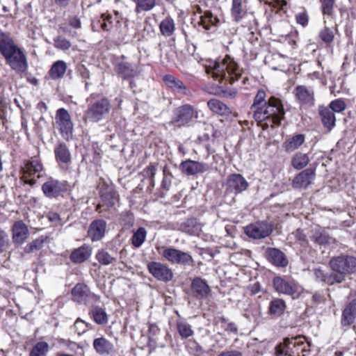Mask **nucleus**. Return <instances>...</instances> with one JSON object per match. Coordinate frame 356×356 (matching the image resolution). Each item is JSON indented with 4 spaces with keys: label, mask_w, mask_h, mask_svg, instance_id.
I'll use <instances>...</instances> for the list:
<instances>
[{
    "label": "nucleus",
    "mask_w": 356,
    "mask_h": 356,
    "mask_svg": "<svg viewBox=\"0 0 356 356\" xmlns=\"http://www.w3.org/2000/svg\"><path fill=\"white\" fill-rule=\"evenodd\" d=\"M0 54L6 63L17 74L28 70V61L24 51L15 42L10 33L0 30Z\"/></svg>",
    "instance_id": "nucleus-1"
},
{
    "label": "nucleus",
    "mask_w": 356,
    "mask_h": 356,
    "mask_svg": "<svg viewBox=\"0 0 356 356\" xmlns=\"http://www.w3.org/2000/svg\"><path fill=\"white\" fill-rule=\"evenodd\" d=\"M205 70L214 79L218 81L224 80L231 84L238 80L243 72L242 68L229 56L211 62L209 65H206Z\"/></svg>",
    "instance_id": "nucleus-2"
},
{
    "label": "nucleus",
    "mask_w": 356,
    "mask_h": 356,
    "mask_svg": "<svg viewBox=\"0 0 356 356\" xmlns=\"http://www.w3.org/2000/svg\"><path fill=\"white\" fill-rule=\"evenodd\" d=\"M329 265L333 271L327 279L329 285L341 283L345 275L356 271V257L350 255L341 254L332 258Z\"/></svg>",
    "instance_id": "nucleus-3"
},
{
    "label": "nucleus",
    "mask_w": 356,
    "mask_h": 356,
    "mask_svg": "<svg viewBox=\"0 0 356 356\" xmlns=\"http://www.w3.org/2000/svg\"><path fill=\"white\" fill-rule=\"evenodd\" d=\"M96 94H91L87 99V109L84 112L86 121L97 123L105 119L111 110V104L107 98L102 97L96 99Z\"/></svg>",
    "instance_id": "nucleus-4"
},
{
    "label": "nucleus",
    "mask_w": 356,
    "mask_h": 356,
    "mask_svg": "<svg viewBox=\"0 0 356 356\" xmlns=\"http://www.w3.org/2000/svg\"><path fill=\"white\" fill-rule=\"evenodd\" d=\"M197 118V111L191 104H186L174 110L171 123L179 127L188 126L194 119Z\"/></svg>",
    "instance_id": "nucleus-5"
},
{
    "label": "nucleus",
    "mask_w": 356,
    "mask_h": 356,
    "mask_svg": "<svg viewBox=\"0 0 356 356\" xmlns=\"http://www.w3.org/2000/svg\"><path fill=\"white\" fill-rule=\"evenodd\" d=\"M55 123L62 137L68 140L72 136L73 123L68 111L63 108L56 112Z\"/></svg>",
    "instance_id": "nucleus-6"
},
{
    "label": "nucleus",
    "mask_w": 356,
    "mask_h": 356,
    "mask_svg": "<svg viewBox=\"0 0 356 356\" xmlns=\"http://www.w3.org/2000/svg\"><path fill=\"white\" fill-rule=\"evenodd\" d=\"M163 257L174 264L193 266L194 261L191 255L179 250L169 248L165 249L162 252Z\"/></svg>",
    "instance_id": "nucleus-7"
},
{
    "label": "nucleus",
    "mask_w": 356,
    "mask_h": 356,
    "mask_svg": "<svg viewBox=\"0 0 356 356\" xmlns=\"http://www.w3.org/2000/svg\"><path fill=\"white\" fill-rule=\"evenodd\" d=\"M273 225L266 221H258L248 225L245 233L254 239H261L270 236L273 232Z\"/></svg>",
    "instance_id": "nucleus-8"
},
{
    "label": "nucleus",
    "mask_w": 356,
    "mask_h": 356,
    "mask_svg": "<svg viewBox=\"0 0 356 356\" xmlns=\"http://www.w3.org/2000/svg\"><path fill=\"white\" fill-rule=\"evenodd\" d=\"M65 181H60L51 177L49 178L42 186V191L48 198H56L63 196L67 192Z\"/></svg>",
    "instance_id": "nucleus-9"
},
{
    "label": "nucleus",
    "mask_w": 356,
    "mask_h": 356,
    "mask_svg": "<svg viewBox=\"0 0 356 356\" xmlns=\"http://www.w3.org/2000/svg\"><path fill=\"white\" fill-rule=\"evenodd\" d=\"M43 169V165L37 156L31 157L30 159L25 161L22 169L25 183L31 186L34 185L35 180L33 179H28L27 177L42 172Z\"/></svg>",
    "instance_id": "nucleus-10"
},
{
    "label": "nucleus",
    "mask_w": 356,
    "mask_h": 356,
    "mask_svg": "<svg viewBox=\"0 0 356 356\" xmlns=\"http://www.w3.org/2000/svg\"><path fill=\"white\" fill-rule=\"evenodd\" d=\"M268 120H270L273 124H280L285 115L281 100L275 97H270L268 100Z\"/></svg>",
    "instance_id": "nucleus-11"
},
{
    "label": "nucleus",
    "mask_w": 356,
    "mask_h": 356,
    "mask_svg": "<svg viewBox=\"0 0 356 356\" xmlns=\"http://www.w3.org/2000/svg\"><path fill=\"white\" fill-rule=\"evenodd\" d=\"M179 168L183 173L190 176L204 173L208 170L209 166L204 163L188 159L180 163Z\"/></svg>",
    "instance_id": "nucleus-12"
},
{
    "label": "nucleus",
    "mask_w": 356,
    "mask_h": 356,
    "mask_svg": "<svg viewBox=\"0 0 356 356\" xmlns=\"http://www.w3.org/2000/svg\"><path fill=\"white\" fill-rule=\"evenodd\" d=\"M165 85L175 93L179 95H188L190 90L180 79L172 74H165L162 77Z\"/></svg>",
    "instance_id": "nucleus-13"
},
{
    "label": "nucleus",
    "mask_w": 356,
    "mask_h": 356,
    "mask_svg": "<svg viewBox=\"0 0 356 356\" xmlns=\"http://www.w3.org/2000/svg\"><path fill=\"white\" fill-rule=\"evenodd\" d=\"M315 178V170L307 168L300 172L293 180L292 186L295 188H306Z\"/></svg>",
    "instance_id": "nucleus-14"
},
{
    "label": "nucleus",
    "mask_w": 356,
    "mask_h": 356,
    "mask_svg": "<svg viewBox=\"0 0 356 356\" xmlns=\"http://www.w3.org/2000/svg\"><path fill=\"white\" fill-rule=\"evenodd\" d=\"M227 189L236 193L245 191L248 187V183L240 174H232L229 176L227 181Z\"/></svg>",
    "instance_id": "nucleus-15"
},
{
    "label": "nucleus",
    "mask_w": 356,
    "mask_h": 356,
    "mask_svg": "<svg viewBox=\"0 0 356 356\" xmlns=\"http://www.w3.org/2000/svg\"><path fill=\"white\" fill-rule=\"evenodd\" d=\"M106 222L102 219L93 220L88 230V236L92 241L101 240L105 234Z\"/></svg>",
    "instance_id": "nucleus-16"
},
{
    "label": "nucleus",
    "mask_w": 356,
    "mask_h": 356,
    "mask_svg": "<svg viewBox=\"0 0 356 356\" xmlns=\"http://www.w3.org/2000/svg\"><path fill=\"white\" fill-rule=\"evenodd\" d=\"M92 252V248L89 245L83 244L72 251L70 259L75 264H82L90 257Z\"/></svg>",
    "instance_id": "nucleus-17"
},
{
    "label": "nucleus",
    "mask_w": 356,
    "mask_h": 356,
    "mask_svg": "<svg viewBox=\"0 0 356 356\" xmlns=\"http://www.w3.org/2000/svg\"><path fill=\"white\" fill-rule=\"evenodd\" d=\"M353 299L348 302L342 313L341 324L350 325L356 318V293L353 295Z\"/></svg>",
    "instance_id": "nucleus-18"
},
{
    "label": "nucleus",
    "mask_w": 356,
    "mask_h": 356,
    "mask_svg": "<svg viewBox=\"0 0 356 356\" xmlns=\"http://www.w3.org/2000/svg\"><path fill=\"white\" fill-rule=\"evenodd\" d=\"M12 231L14 243L22 244L28 238V227L22 220L17 221L14 223Z\"/></svg>",
    "instance_id": "nucleus-19"
},
{
    "label": "nucleus",
    "mask_w": 356,
    "mask_h": 356,
    "mask_svg": "<svg viewBox=\"0 0 356 356\" xmlns=\"http://www.w3.org/2000/svg\"><path fill=\"white\" fill-rule=\"evenodd\" d=\"M266 254L268 260L276 266L284 267L288 264V260L285 254L279 249L269 248L267 249Z\"/></svg>",
    "instance_id": "nucleus-20"
},
{
    "label": "nucleus",
    "mask_w": 356,
    "mask_h": 356,
    "mask_svg": "<svg viewBox=\"0 0 356 356\" xmlns=\"http://www.w3.org/2000/svg\"><path fill=\"white\" fill-rule=\"evenodd\" d=\"M318 113L323 126L329 131L335 127L336 118L334 113L328 107L320 106Z\"/></svg>",
    "instance_id": "nucleus-21"
},
{
    "label": "nucleus",
    "mask_w": 356,
    "mask_h": 356,
    "mask_svg": "<svg viewBox=\"0 0 356 356\" xmlns=\"http://www.w3.org/2000/svg\"><path fill=\"white\" fill-rule=\"evenodd\" d=\"M95 351L100 355H108L113 350V344L107 339L102 337L95 339L92 343Z\"/></svg>",
    "instance_id": "nucleus-22"
},
{
    "label": "nucleus",
    "mask_w": 356,
    "mask_h": 356,
    "mask_svg": "<svg viewBox=\"0 0 356 356\" xmlns=\"http://www.w3.org/2000/svg\"><path fill=\"white\" fill-rule=\"evenodd\" d=\"M72 294L74 301L85 305L92 304L99 300L90 291H72Z\"/></svg>",
    "instance_id": "nucleus-23"
},
{
    "label": "nucleus",
    "mask_w": 356,
    "mask_h": 356,
    "mask_svg": "<svg viewBox=\"0 0 356 356\" xmlns=\"http://www.w3.org/2000/svg\"><path fill=\"white\" fill-rule=\"evenodd\" d=\"M247 13L246 2L243 0H232L231 15L233 20L239 22Z\"/></svg>",
    "instance_id": "nucleus-24"
},
{
    "label": "nucleus",
    "mask_w": 356,
    "mask_h": 356,
    "mask_svg": "<svg viewBox=\"0 0 356 356\" xmlns=\"http://www.w3.org/2000/svg\"><path fill=\"white\" fill-rule=\"evenodd\" d=\"M295 95L301 104H312L314 102V91L304 86H298L294 90Z\"/></svg>",
    "instance_id": "nucleus-25"
},
{
    "label": "nucleus",
    "mask_w": 356,
    "mask_h": 356,
    "mask_svg": "<svg viewBox=\"0 0 356 356\" xmlns=\"http://www.w3.org/2000/svg\"><path fill=\"white\" fill-rule=\"evenodd\" d=\"M304 134H298L287 138L283 143V147L286 152H292L298 149L305 142Z\"/></svg>",
    "instance_id": "nucleus-26"
},
{
    "label": "nucleus",
    "mask_w": 356,
    "mask_h": 356,
    "mask_svg": "<svg viewBox=\"0 0 356 356\" xmlns=\"http://www.w3.org/2000/svg\"><path fill=\"white\" fill-rule=\"evenodd\" d=\"M207 106L213 113L220 115H227L231 113L229 108L217 99H211L208 101Z\"/></svg>",
    "instance_id": "nucleus-27"
},
{
    "label": "nucleus",
    "mask_w": 356,
    "mask_h": 356,
    "mask_svg": "<svg viewBox=\"0 0 356 356\" xmlns=\"http://www.w3.org/2000/svg\"><path fill=\"white\" fill-rule=\"evenodd\" d=\"M54 153L57 161L63 163H68L70 161L71 155L67 146L64 143H60L56 146Z\"/></svg>",
    "instance_id": "nucleus-28"
},
{
    "label": "nucleus",
    "mask_w": 356,
    "mask_h": 356,
    "mask_svg": "<svg viewBox=\"0 0 356 356\" xmlns=\"http://www.w3.org/2000/svg\"><path fill=\"white\" fill-rule=\"evenodd\" d=\"M118 73L124 78L128 79L134 76L137 74L135 65L129 63L122 62L118 65Z\"/></svg>",
    "instance_id": "nucleus-29"
},
{
    "label": "nucleus",
    "mask_w": 356,
    "mask_h": 356,
    "mask_svg": "<svg viewBox=\"0 0 356 356\" xmlns=\"http://www.w3.org/2000/svg\"><path fill=\"white\" fill-rule=\"evenodd\" d=\"M67 70V64L63 60L55 62L49 70V75L54 79L62 78Z\"/></svg>",
    "instance_id": "nucleus-30"
},
{
    "label": "nucleus",
    "mask_w": 356,
    "mask_h": 356,
    "mask_svg": "<svg viewBox=\"0 0 356 356\" xmlns=\"http://www.w3.org/2000/svg\"><path fill=\"white\" fill-rule=\"evenodd\" d=\"M286 308L285 302L281 299L272 300L269 306V314L273 317L281 316Z\"/></svg>",
    "instance_id": "nucleus-31"
},
{
    "label": "nucleus",
    "mask_w": 356,
    "mask_h": 356,
    "mask_svg": "<svg viewBox=\"0 0 356 356\" xmlns=\"http://www.w3.org/2000/svg\"><path fill=\"white\" fill-rule=\"evenodd\" d=\"M309 159L306 154L298 152L291 159V165L296 170H301L309 163Z\"/></svg>",
    "instance_id": "nucleus-32"
},
{
    "label": "nucleus",
    "mask_w": 356,
    "mask_h": 356,
    "mask_svg": "<svg viewBox=\"0 0 356 356\" xmlns=\"http://www.w3.org/2000/svg\"><path fill=\"white\" fill-rule=\"evenodd\" d=\"M218 19L213 15L211 11L207 10L200 16L199 24L202 25L204 29L209 30L211 26L216 25Z\"/></svg>",
    "instance_id": "nucleus-33"
},
{
    "label": "nucleus",
    "mask_w": 356,
    "mask_h": 356,
    "mask_svg": "<svg viewBox=\"0 0 356 356\" xmlns=\"http://www.w3.org/2000/svg\"><path fill=\"white\" fill-rule=\"evenodd\" d=\"M159 29L163 35L165 37L172 35L175 29L174 20L171 18L165 19L160 23Z\"/></svg>",
    "instance_id": "nucleus-34"
},
{
    "label": "nucleus",
    "mask_w": 356,
    "mask_h": 356,
    "mask_svg": "<svg viewBox=\"0 0 356 356\" xmlns=\"http://www.w3.org/2000/svg\"><path fill=\"white\" fill-rule=\"evenodd\" d=\"M173 273L167 266L157 263V280L168 282L172 280Z\"/></svg>",
    "instance_id": "nucleus-35"
},
{
    "label": "nucleus",
    "mask_w": 356,
    "mask_h": 356,
    "mask_svg": "<svg viewBox=\"0 0 356 356\" xmlns=\"http://www.w3.org/2000/svg\"><path fill=\"white\" fill-rule=\"evenodd\" d=\"M94 321L99 325L106 324L108 321V316L104 309L99 307H94L91 310Z\"/></svg>",
    "instance_id": "nucleus-36"
},
{
    "label": "nucleus",
    "mask_w": 356,
    "mask_h": 356,
    "mask_svg": "<svg viewBox=\"0 0 356 356\" xmlns=\"http://www.w3.org/2000/svg\"><path fill=\"white\" fill-rule=\"evenodd\" d=\"M252 111L253 113V118L257 122H260L268 120V103L252 110Z\"/></svg>",
    "instance_id": "nucleus-37"
},
{
    "label": "nucleus",
    "mask_w": 356,
    "mask_h": 356,
    "mask_svg": "<svg viewBox=\"0 0 356 356\" xmlns=\"http://www.w3.org/2000/svg\"><path fill=\"white\" fill-rule=\"evenodd\" d=\"M49 345L45 341L37 343L31 349L29 356H47Z\"/></svg>",
    "instance_id": "nucleus-38"
},
{
    "label": "nucleus",
    "mask_w": 356,
    "mask_h": 356,
    "mask_svg": "<svg viewBox=\"0 0 356 356\" xmlns=\"http://www.w3.org/2000/svg\"><path fill=\"white\" fill-rule=\"evenodd\" d=\"M95 258L99 264L104 266L110 265L115 261L114 257L111 256L107 251L103 249L97 251Z\"/></svg>",
    "instance_id": "nucleus-39"
},
{
    "label": "nucleus",
    "mask_w": 356,
    "mask_h": 356,
    "mask_svg": "<svg viewBox=\"0 0 356 356\" xmlns=\"http://www.w3.org/2000/svg\"><path fill=\"white\" fill-rule=\"evenodd\" d=\"M146 230L143 227H140L134 233L131 241L132 244L136 248H139L145 241L146 238Z\"/></svg>",
    "instance_id": "nucleus-40"
},
{
    "label": "nucleus",
    "mask_w": 356,
    "mask_h": 356,
    "mask_svg": "<svg viewBox=\"0 0 356 356\" xmlns=\"http://www.w3.org/2000/svg\"><path fill=\"white\" fill-rule=\"evenodd\" d=\"M321 10L323 15L332 17L334 15V7L335 0H319Z\"/></svg>",
    "instance_id": "nucleus-41"
},
{
    "label": "nucleus",
    "mask_w": 356,
    "mask_h": 356,
    "mask_svg": "<svg viewBox=\"0 0 356 356\" xmlns=\"http://www.w3.org/2000/svg\"><path fill=\"white\" fill-rule=\"evenodd\" d=\"M299 338L287 339L289 345H290L291 348V352H294V353H291L292 356H304V355H300V352L304 351L305 348L302 347L303 342L298 341Z\"/></svg>",
    "instance_id": "nucleus-42"
},
{
    "label": "nucleus",
    "mask_w": 356,
    "mask_h": 356,
    "mask_svg": "<svg viewBox=\"0 0 356 356\" xmlns=\"http://www.w3.org/2000/svg\"><path fill=\"white\" fill-rule=\"evenodd\" d=\"M266 92L261 89L257 91L256 96L254 98L253 104L250 106V110L255 109L259 106H262V105L268 103V101L266 100Z\"/></svg>",
    "instance_id": "nucleus-43"
},
{
    "label": "nucleus",
    "mask_w": 356,
    "mask_h": 356,
    "mask_svg": "<svg viewBox=\"0 0 356 356\" xmlns=\"http://www.w3.org/2000/svg\"><path fill=\"white\" fill-rule=\"evenodd\" d=\"M275 289H293L295 286L284 278L276 277L273 279Z\"/></svg>",
    "instance_id": "nucleus-44"
},
{
    "label": "nucleus",
    "mask_w": 356,
    "mask_h": 356,
    "mask_svg": "<svg viewBox=\"0 0 356 356\" xmlns=\"http://www.w3.org/2000/svg\"><path fill=\"white\" fill-rule=\"evenodd\" d=\"M275 350L276 356H292L291 353H294V352H291L287 339L284 340V343L277 346Z\"/></svg>",
    "instance_id": "nucleus-45"
},
{
    "label": "nucleus",
    "mask_w": 356,
    "mask_h": 356,
    "mask_svg": "<svg viewBox=\"0 0 356 356\" xmlns=\"http://www.w3.org/2000/svg\"><path fill=\"white\" fill-rule=\"evenodd\" d=\"M177 329L180 336L183 338H188L193 334L191 325L184 321L177 322Z\"/></svg>",
    "instance_id": "nucleus-46"
},
{
    "label": "nucleus",
    "mask_w": 356,
    "mask_h": 356,
    "mask_svg": "<svg viewBox=\"0 0 356 356\" xmlns=\"http://www.w3.org/2000/svg\"><path fill=\"white\" fill-rule=\"evenodd\" d=\"M328 108L334 113H341L346 108V104L342 99L332 101Z\"/></svg>",
    "instance_id": "nucleus-47"
},
{
    "label": "nucleus",
    "mask_w": 356,
    "mask_h": 356,
    "mask_svg": "<svg viewBox=\"0 0 356 356\" xmlns=\"http://www.w3.org/2000/svg\"><path fill=\"white\" fill-rule=\"evenodd\" d=\"M319 38L325 43L330 44L334 40V34L331 29L328 27H324L319 32Z\"/></svg>",
    "instance_id": "nucleus-48"
},
{
    "label": "nucleus",
    "mask_w": 356,
    "mask_h": 356,
    "mask_svg": "<svg viewBox=\"0 0 356 356\" xmlns=\"http://www.w3.org/2000/svg\"><path fill=\"white\" fill-rule=\"evenodd\" d=\"M54 46L56 49L65 51L69 49L71 47L72 44L71 42L67 39L61 36H57L54 39Z\"/></svg>",
    "instance_id": "nucleus-49"
},
{
    "label": "nucleus",
    "mask_w": 356,
    "mask_h": 356,
    "mask_svg": "<svg viewBox=\"0 0 356 356\" xmlns=\"http://www.w3.org/2000/svg\"><path fill=\"white\" fill-rule=\"evenodd\" d=\"M44 241L42 239L37 238L32 242L28 243L24 247L25 253H31L35 250H38L42 248Z\"/></svg>",
    "instance_id": "nucleus-50"
},
{
    "label": "nucleus",
    "mask_w": 356,
    "mask_h": 356,
    "mask_svg": "<svg viewBox=\"0 0 356 356\" xmlns=\"http://www.w3.org/2000/svg\"><path fill=\"white\" fill-rule=\"evenodd\" d=\"M192 289H209L207 282L201 277H197L191 283Z\"/></svg>",
    "instance_id": "nucleus-51"
},
{
    "label": "nucleus",
    "mask_w": 356,
    "mask_h": 356,
    "mask_svg": "<svg viewBox=\"0 0 356 356\" xmlns=\"http://www.w3.org/2000/svg\"><path fill=\"white\" fill-rule=\"evenodd\" d=\"M10 246L8 235L3 230H0V253L6 251Z\"/></svg>",
    "instance_id": "nucleus-52"
},
{
    "label": "nucleus",
    "mask_w": 356,
    "mask_h": 356,
    "mask_svg": "<svg viewBox=\"0 0 356 356\" xmlns=\"http://www.w3.org/2000/svg\"><path fill=\"white\" fill-rule=\"evenodd\" d=\"M155 0H137V10H149L155 5Z\"/></svg>",
    "instance_id": "nucleus-53"
},
{
    "label": "nucleus",
    "mask_w": 356,
    "mask_h": 356,
    "mask_svg": "<svg viewBox=\"0 0 356 356\" xmlns=\"http://www.w3.org/2000/svg\"><path fill=\"white\" fill-rule=\"evenodd\" d=\"M102 21L99 20L100 26L104 31H109L112 27V16L110 15H102Z\"/></svg>",
    "instance_id": "nucleus-54"
},
{
    "label": "nucleus",
    "mask_w": 356,
    "mask_h": 356,
    "mask_svg": "<svg viewBox=\"0 0 356 356\" xmlns=\"http://www.w3.org/2000/svg\"><path fill=\"white\" fill-rule=\"evenodd\" d=\"M296 20L298 24L302 26L303 27L307 26L309 22V15L307 11L303 10L297 13L296 15Z\"/></svg>",
    "instance_id": "nucleus-55"
},
{
    "label": "nucleus",
    "mask_w": 356,
    "mask_h": 356,
    "mask_svg": "<svg viewBox=\"0 0 356 356\" xmlns=\"http://www.w3.org/2000/svg\"><path fill=\"white\" fill-rule=\"evenodd\" d=\"M74 327L78 334L84 333L88 327V324L81 320H76L74 324Z\"/></svg>",
    "instance_id": "nucleus-56"
},
{
    "label": "nucleus",
    "mask_w": 356,
    "mask_h": 356,
    "mask_svg": "<svg viewBox=\"0 0 356 356\" xmlns=\"http://www.w3.org/2000/svg\"><path fill=\"white\" fill-rule=\"evenodd\" d=\"M314 241L320 245L325 244L328 242V236L323 233H316L314 236Z\"/></svg>",
    "instance_id": "nucleus-57"
},
{
    "label": "nucleus",
    "mask_w": 356,
    "mask_h": 356,
    "mask_svg": "<svg viewBox=\"0 0 356 356\" xmlns=\"http://www.w3.org/2000/svg\"><path fill=\"white\" fill-rule=\"evenodd\" d=\"M186 223L188 226L192 225L193 227L191 229L186 230L190 234H197L200 230V225L196 224L195 220H188Z\"/></svg>",
    "instance_id": "nucleus-58"
},
{
    "label": "nucleus",
    "mask_w": 356,
    "mask_h": 356,
    "mask_svg": "<svg viewBox=\"0 0 356 356\" xmlns=\"http://www.w3.org/2000/svg\"><path fill=\"white\" fill-rule=\"evenodd\" d=\"M77 72L81 76L83 79H89L90 77V72L89 70L85 67L83 65H79L77 66Z\"/></svg>",
    "instance_id": "nucleus-59"
},
{
    "label": "nucleus",
    "mask_w": 356,
    "mask_h": 356,
    "mask_svg": "<svg viewBox=\"0 0 356 356\" xmlns=\"http://www.w3.org/2000/svg\"><path fill=\"white\" fill-rule=\"evenodd\" d=\"M314 275L316 278V280L324 282L328 284V282L327 281V279L329 277V275H325L323 270L320 269H316L314 270Z\"/></svg>",
    "instance_id": "nucleus-60"
},
{
    "label": "nucleus",
    "mask_w": 356,
    "mask_h": 356,
    "mask_svg": "<svg viewBox=\"0 0 356 356\" xmlns=\"http://www.w3.org/2000/svg\"><path fill=\"white\" fill-rule=\"evenodd\" d=\"M160 107L165 109H168L172 104V99L163 97L159 101Z\"/></svg>",
    "instance_id": "nucleus-61"
},
{
    "label": "nucleus",
    "mask_w": 356,
    "mask_h": 356,
    "mask_svg": "<svg viewBox=\"0 0 356 356\" xmlns=\"http://www.w3.org/2000/svg\"><path fill=\"white\" fill-rule=\"evenodd\" d=\"M241 351L237 350H225L220 353L218 356H242Z\"/></svg>",
    "instance_id": "nucleus-62"
},
{
    "label": "nucleus",
    "mask_w": 356,
    "mask_h": 356,
    "mask_svg": "<svg viewBox=\"0 0 356 356\" xmlns=\"http://www.w3.org/2000/svg\"><path fill=\"white\" fill-rule=\"evenodd\" d=\"M69 24L71 26L75 29H80L81 26V20L76 16L70 17L69 19Z\"/></svg>",
    "instance_id": "nucleus-63"
},
{
    "label": "nucleus",
    "mask_w": 356,
    "mask_h": 356,
    "mask_svg": "<svg viewBox=\"0 0 356 356\" xmlns=\"http://www.w3.org/2000/svg\"><path fill=\"white\" fill-rule=\"evenodd\" d=\"M47 218L51 222L56 225L58 224L60 220L59 215L56 212H49L47 214Z\"/></svg>",
    "instance_id": "nucleus-64"
}]
</instances>
